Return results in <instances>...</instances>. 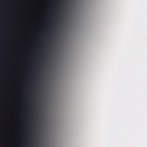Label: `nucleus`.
Wrapping results in <instances>:
<instances>
[{"instance_id": "2", "label": "nucleus", "mask_w": 147, "mask_h": 147, "mask_svg": "<svg viewBox=\"0 0 147 147\" xmlns=\"http://www.w3.org/2000/svg\"><path fill=\"white\" fill-rule=\"evenodd\" d=\"M27 84V83H23V85H25V84Z\"/></svg>"}, {"instance_id": "1", "label": "nucleus", "mask_w": 147, "mask_h": 147, "mask_svg": "<svg viewBox=\"0 0 147 147\" xmlns=\"http://www.w3.org/2000/svg\"><path fill=\"white\" fill-rule=\"evenodd\" d=\"M38 84V81H33V82L31 83H30V84L31 85H37Z\"/></svg>"}]
</instances>
